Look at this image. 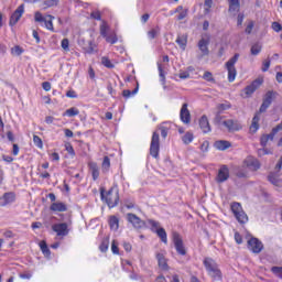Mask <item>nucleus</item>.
<instances>
[{"label": "nucleus", "instance_id": "6ab92c4d", "mask_svg": "<svg viewBox=\"0 0 282 282\" xmlns=\"http://www.w3.org/2000/svg\"><path fill=\"white\" fill-rule=\"evenodd\" d=\"M199 127H200L203 133H210V123L208 122V117H206V115H204L199 119Z\"/></svg>", "mask_w": 282, "mask_h": 282}, {"label": "nucleus", "instance_id": "f03ea898", "mask_svg": "<svg viewBox=\"0 0 282 282\" xmlns=\"http://www.w3.org/2000/svg\"><path fill=\"white\" fill-rule=\"evenodd\" d=\"M101 199L106 202L109 208H116L120 202V194L113 187H111L105 195V189L100 191Z\"/></svg>", "mask_w": 282, "mask_h": 282}, {"label": "nucleus", "instance_id": "4468645a", "mask_svg": "<svg viewBox=\"0 0 282 282\" xmlns=\"http://www.w3.org/2000/svg\"><path fill=\"white\" fill-rule=\"evenodd\" d=\"M261 85H263V80L261 79H256L253 80L250 85H248L243 91H245V97L246 98H250V96H252V94H254L257 91V89L259 87H261Z\"/></svg>", "mask_w": 282, "mask_h": 282}, {"label": "nucleus", "instance_id": "6e6552de", "mask_svg": "<svg viewBox=\"0 0 282 282\" xmlns=\"http://www.w3.org/2000/svg\"><path fill=\"white\" fill-rule=\"evenodd\" d=\"M208 45H210V35L205 34L202 36L197 44L198 50L202 53V56H208L210 54Z\"/></svg>", "mask_w": 282, "mask_h": 282}, {"label": "nucleus", "instance_id": "4c0bfd02", "mask_svg": "<svg viewBox=\"0 0 282 282\" xmlns=\"http://www.w3.org/2000/svg\"><path fill=\"white\" fill-rule=\"evenodd\" d=\"M40 248H41V251L43 252L44 257H50L51 251H50V247H47V242L41 241L40 242Z\"/></svg>", "mask_w": 282, "mask_h": 282}, {"label": "nucleus", "instance_id": "c756f323", "mask_svg": "<svg viewBox=\"0 0 282 282\" xmlns=\"http://www.w3.org/2000/svg\"><path fill=\"white\" fill-rule=\"evenodd\" d=\"M159 129L161 130L162 138L165 139L166 135H169V129H171V124H169L167 122H164L161 126H159Z\"/></svg>", "mask_w": 282, "mask_h": 282}, {"label": "nucleus", "instance_id": "bb28decb", "mask_svg": "<svg viewBox=\"0 0 282 282\" xmlns=\"http://www.w3.org/2000/svg\"><path fill=\"white\" fill-rule=\"evenodd\" d=\"M109 169H111V160L109 156H105L101 164V171L102 173H109Z\"/></svg>", "mask_w": 282, "mask_h": 282}, {"label": "nucleus", "instance_id": "1a4fd4ad", "mask_svg": "<svg viewBox=\"0 0 282 282\" xmlns=\"http://www.w3.org/2000/svg\"><path fill=\"white\" fill-rule=\"evenodd\" d=\"M223 126L226 127L229 133H235V131H241L243 129L241 122L237 119H227L223 121Z\"/></svg>", "mask_w": 282, "mask_h": 282}, {"label": "nucleus", "instance_id": "13d9d810", "mask_svg": "<svg viewBox=\"0 0 282 282\" xmlns=\"http://www.w3.org/2000/svg\"><path fill=\"white\" fill-rule=\"evenodd\" d=\"M62 47L65 52H69V40L68 39L62 40Z\"/></svg>", "mask_w": 282, "mask_h": 282}, {"label": "nucleus", "instance_id": "a878e982", "mask_svg": "<svg viewBox=\"0 0 282 282\" xmlns=\"http://www.w3.org/2000/svg\"><path fill=\"white\" fill-rule=\"evenodd\" d=\"M229 1V12H239L241 3L239 0H228Z\"/></svg>", "mask_w": 282, "mask_h": 282}, {"label": "nucleus", "instance_id": "a211bd4d", "mask_svg": "<svg viewBox=\"0 0 282 282\" xmlns=\"http://www.w3.org/2000/svg\"><path fill=\"white\" fill-rule=\"evenodd\" d=\"M1 199L2 203L0 204V206H8V204H13V202H15L17 195L13 192H8L3 194Z\"/></svg>", "mask_w": 282, "mask_h": 282}, {"label": "nucleus", "instance_id": "052dcab7", "mask_svg": "<svg viewBox=\"0 0 282 282\" xmlns=\"http://www.w3.org/2000/svg\"><path fill=\"white\" fill-rule=\"evenodd\" d=\"M269 141H270V137H268L267 134H263L260 139L261 147H267Z\"/></svg>", "mask_w": 282, "mask_h": 282}, {"label": "nucleus", "instance_id": "4be33fe9", "mask_svg": "<svg viewBox=\"0 0 282 282\" xmlns=\"http://www.w3.org/2000/svg\"><path fill=\"white\" fill-rule=\"evenodd\" d=\"M214 147L218 151H226V149H230V147H232V144L230 143V141L219 140L214 143Z\"/></svg>", "mask_w": 282, "mask_h": 282}, {"label": "nucleus", "instance_id": "20e7f679", "mask_svg": "<svg viewBox=\"0 0 282 282\" xmlns=\"http://www.w3.org/2000/svg\"><path fill=\"white\" fill-rule=\"evenodd\" d=\"M269 107H270L269 104H265V101H262V105L260 106L259 111L252 118V123L250 126L251 133H257V131H259V120H261L260 116L261 113H265Z\"/></svg>", "mask_w": 282, "mask_h": 282}, {"label": "nucleus", "instance_id": "cd10ccee", "mask_svg": "<svg viewBox=\"0 0 282 282\" xmlns=\"http://www.w3.org/2000/svg\"><path fill=\"white\" fill-rule=\"evenodd\" d=\"M274 96H276V93H274L272 90L267 91V94L264 95V98H263V102L269 106L272 105V100H274Z\"/></svg>", "mask_w": 282, "mask_h": 282}, {"label": "nucleus", "instance_id": "6e6d98bb", "mask_svg": "<svg viewBox=\"0 0 282 282\" xmlns=\"http://www.w3.org/2000/svg\"><path fill=\"white\" fill-rule=\"evenodd\" d=\"M45 17H43V14H41V12H35V15H34V20L37 22V23H44L45 21Z\"/></svg>", "mask_w": 282, "mask_h": 282}, {"label": "nucleus", "instance_id": "f704fd0d", "mask_svg": "<svg viewBox=\"0 0 282 282\" xmlns=\"http://www.w3.org/2000/svg\"><path fill=\"white\" fill-rule=\"evenodd\" d=\"M99 32L104 39L109 35L107 34L109 32V25L107 24V22H102V24H100Z\"/></svg>", "mask_w": 282, "mask_h": 282}, {"label": "nucleus", "instance_id": "ea45409f", "mask_svg": "<svg viewBox=\"0 0 282 282\" xmlns=\"http://www.w3.org/2000/svg\"><path fill=\"white\" fill-rule=\"evenodd\" d=\"M80 113V110L78 108H69L65 111L64 116H68V118H74V116H78Z\"/></svg>", "mask_w": 282, "mask_h": 282}, {"label": "nucleus", "instance_id": "4d7b16f0", "mask_svg": "<svg viewBox=\"0 0 282 282\" xmlns=\"http://www.w3.org/2000/svg\"><path fill=\"white\" fill-rule=\"evenodd\" d=\"M90 18L95 19V21H100L102 19V15L100 14V11H93L90 13Z\"/></svg>", "mask_w": 282, "mask_h": 282}, {"label": "nucleus", "instance_id": "de8ad7c7", "mask_svg": "<svg viewBox=\"0 0 282 282\" xmlns=\"http://www.w3.org/2000/svg\"><path fill=\"white\" fill-rule=\"evenodd\" d=\"M251 54H252V56H258V54H261V45L253 44L251 46Z\"/></svg>", "mask_w": 282, "mask_h": 282}, {"label": "nucleus", "instance_id": "72a5a7b5", "mask_svg": "<svg viewBox=\"0 0 282 282\" xmlns=\"http://www.w3.org/2000/svg\"><path fill=\"white\" fill-rule=\"evenodd\" d=\"M176 12H180V14L177 15L178 21H184V19H186V17H188V10L183 9L182 7H178L176 9Z\"/></svg>", "mask_w": 282, "mask_h": 282}, {"label": "nucleus", "instance_id": "473e14b6", "mask_svg": "<svg viewBox=\"0 0 282 282\" xmlns=\"http://www.w3.org/2000/svg\"><path fill=\"white\" fill-rule=\"evenodd\" d=\"M53 19H54V15H47V18H45L44 20V25L46 30H51L52 32H54V23L52 22Z\"/></svg>", "mask_w": 282, "mask_h": 282}, {"label": "nucleus", "instance_id": "9d476101", "mask_svg": "<svg viewBox=\"0 0 282 282\" xmlns=\"http://www.w3.org/2000/svg\"><path fill=\"white\" fill-rule=\"evenodd\" d=\"M25 12V4H20L17 10L11 14L9 20V25L13 28V25H17L21 18L23 17V13Z\"/></svg>", "mask_w": 282, "mask_h": 282}, {"label": "nucleus", "instance_id": "09e8293b", "mask_svg": "<svg viewBox=\"0 0 282 282\" xmlns=\"http://www.w3.org/2000/svg\"><path fill=\"white\" fill-rule=\"evenodd\" d=\"M203 79L207 80V83H215V77H213V73L205 72L203 75Z\"/></svg>", "mask_w": 282, "mask_h": 282}, {"label": "nucleus", "instance_id": "774afa93", "mask_svg": "<svg viewBox=\"0 0 282 282\" xmlns=\"http://www.w3.org/2000/svg\"><path fill=\"white\" fill-rule=\"evenodd\" d=\"M272 131L273 133H278L279 131H282V121L275 128H273Z\"/></svg>", "mask_w": 282, "mask_h": 282}, {"label": "nucleus", "instance_id": "9b49d317", "mask_svg": "<svg viewBox=\"0 0 282 282\" xmlns=\"http://www.w3.org/2000/svg\"><path fill=\"white\" fill-rule=\"evenodd\" d=\"M173 242L177 254H181V257H186V247H184V240H182L180 234L173 235Z\"/></svg>", "mask_w": 282, "mask_h": 282}, {"label": "nucleus", "instance_id": "c85d7f7f", "mask_svg": "<svg viewBox=\"0 0 282 282\" xmlns=\"http://www.w3.org/2000/svg\"><path fill=\"white\" fill-rule=\"evenodd\" d=\"M86 54H96L98 52L97 46L94 42H88V46L84 47Z\"/></svg>", "mask_w": 282, "mask_h": 282}, {"label": "nucleus", "instance_id": "e2e57ef3", "mask_svg": "<svg viewBox=\"0 0 282 282\" xmlns=\"http://www.w3.org/2000/svg\"><path fill=\"white\" fill-rule=\"evenodd\" d=\"M178 78H181L182 80H186V78H191V73H188V72H181L178 74Z\"/></svg>", "mask_w": 282, "mask_h": 282}, {"label": "nucleus", "instance_id": "e433bc0d", "mask_svg": "<svg viewBox=\"0 0 282 282\" xmlns=\"http://www.w3.org/2000/svg\"><path fill=\"white\" fill-rule=\"evenodd\" d=\"M138 89H139V86L137 85V87L131 91L129 89H126L122 91V96L123 98H131L132 96H135V94H138Z\"/></svg>", "mask_w": 282, "mask_h": 282}, {"label": "nucleus", "instance_id": "8fccbe9b", "mask_svg": "<svg viewBox=\"0 0 282 282\" xmlns=\"http://www.w3.org/2000/svg\"><path fill=\"white\" fill-rule=\"evenodd\" d=\"M232 105H230L229 101H226L225 104L218 105V111H227V109H230Z\"/></svg>", "mask_w": 282, "mask_h": 282}, {"label": "nucleus", "instance_id": "7c9ffc66", "mask_svg": "<svg viewBox=\"0 0 282 282\" xmlns=\"http://www.w3.org/2000/svg\"><path fill=\"white\" fill-rule=\"evenodd\" d=\"M156 235L158 237H160L163 243H169V239L166 237V230H164V228L156 229Z\"/></svg>", "mask_w": 282, "mask_h": 282}, {"label": "nucleus", "instance_id": "412c9836", "mask_svg": "<svg viewBox=\"0 0 282 282\" xmlns=\"http://www.w3.org/2000/svg\"><path fill=\"white\" fill-rule=\"evenodd\" d=\"M268 180L270 183L273 184V186H281L282 180L279 177V172H271L268 176Z\"/></svg>", "mask_w": 282, "mask_h": 282}, {"label": "nucleus", "instance_id": "c9c22d12", "mask_svg": "<svg viewBox=\"0 0 282 282\" xmlns=\"http://www.w3.org/2000/svg\"><path fill=\"white\" fill-rule=\"evenodd\" d=\"M193 140H195V137L193 135L192 132H186L182 137V141H183L184 144H191V142H193Z\"/></svg>", "mask_w": 282, "mask_h": 282}, {"label": "nucleus", "instance_id": "39448f33", "mask_svg": "<svg viewBox=\"0 0 282 282\" xmlns=\"http://www.w3.org/2000/svg\"><path fill=\"white\" fill-rule=\"evenodd\" d=\"M231 212L235 215L237 221H239V224H248V215L246 214V212H243L241 204L232 203Z\"/></svg>", "mask_w": 282, "mask_h": 282}, {"label": "nucleus", "instance_id": "69168bd1", "mask_svg": "<svg viewBox=\"0 0 282 282\" xmlns=\"http://www.w3.org/2000/svg\"><path fill=\"white\" fill-rule=\"evenodd\" d=\"M270 69V59H265L262 64V72H268Z\"/></svg>", "mask_w": 282, "mask_h": 282}, {"label": "nucleus", "instance_id": "dca6fc26", "mask_svg": "<svg viewBox=\"0 0 282 282\" xmlns=\"http://www.w3.org/2000/svg\"><path fill=\"white\" fill-rule=\"evenodd\" d=\"M127 219L130 224H132L133 228H144V221L140 219V217H138L135 214H127Z\"/></svg>", "mask_w": 282, "mask_h": 282}, {"label": "nucleus", "instance_id": "aec40b11", "mask_svg": "<svg viewBox=\"0 0 282 282\" xmlns=\"http://www.w3.org/2000/svg\"><path fill=\"white\" fill-rule=\"evenodd\" d=\"M156 260L159 263V268H161V270H169V262L164 253H156Z\"/></svg>", "mask_w": 282, "mask_h": 282}, {"label": "nucleus", "instance_id": "bf43d9fd", "mask_svg": "<svg viewBox=\"0 0 282 282\" xmlns=\"http://www.w3.org/2000/svg\"><path fill=\"white\" fill-rule=\"evenodd\" d=\"M271 272H273V274H278V276L281 279L282 267H272Z\"/></svg>", "mask_w": 282, "mask_h": 282}, {"label": "nucleus", "instance_id": "5701e85b", "mask_svg": "<svg viewBox=\"0 0 282 282\" xmlns=\"http://www.w3.org/2000/svg\"><path fill=\"white\" fill-rule=\"evenodd\" d=\"M89 170L91 172L94 182H96V180H98V177H100V170L98 167V164L94 163V162L89 163Z\"/></svg>", "mask_w": 282, "mask_h": 282}, {"label": "nucleus", "instance_id": "7ed1b4c3", "mask_svg": "<svg viewBox=\"0 0 282 282\" xmlns=\"http://www.w3.org/2000/svg\"><path fill=\"white\" fill-rule=\"evenodd\" d=\"M239 61V53H236L225 65L228 72V80L229 83H235V78H237V68L235 65Z\"/></svg>", "mask_w": 282, "mask_h": 282}, {"label": "nucleus", "instance_id": "3c124183", "mask_svg": "<svg viewBox=\"0 0 282 282\" xmlns=\"http://www.w3.org/2000/svg\"><path fill=\"white\" fill-rule=\"evenodd\" d=\"M176 43H177V45H180V47H182V50H186V39L185 37L178 36L176 39Z\"/></svg>", "mask_w": 282, "mask_h": 282}, {"label": "nucleus", "instance_id": "5fc2aeb1", "mask_svg": "<svg viewBox=\"0 0 282 282\" xmlns=\"http://www.w3.org/2000/svg\"><path fill=\"white\" fill-rule=\"evenodd\" d=\"M111 252L113 254H119L120 250L118 249V241L117 240H112L111 242Z\"/></svg>", "mask_w": 282, "mask_h": 282}, {"label": "nucleus", "instance_id": "49530a36", "mask_svg": "<svg viewBox=\"0 0 282 282\" xmlns=\"http://www.w3.org/2000/svg\"><path fill=\"white\" fill-rule=\"evenodd\" d=\"M158 69H159V76H160L162 83H165L166 76L164 75V67H162L161 63H158Z\"/></svg>", "mask_w": 282, "mask_h": 282}, {"label": "nucleus", "instance_id": "a19ab883", "mask_svg": "<svg viewBox=\"0 0 282 282\" xmlns=\"http://www.w3.org/2000/svg\"><path fill=\"white\" fill-rule=\"evenodd\" d=\"M101 65H104V67H107L108 69H113V63H111V59H109V57L104 56L101 57Z\"/></svg>", "mask_w": 282, "mask_h": 282}, {"label": "nucleus", "instance_id": "a18cd8bd", "mask_svg": "<svg viewBox=\"0 0 282 282\" xmlns=\"http://www.w3.org/2000/svg\"><path fill=\"white\" fill-rule=\"evenodd\" d=\"M99 250L100 252H107V250H109V238L102 240V242L99 246Z\"/></svg>", "mask_w": 282, "mask_h": 282}, {"label": "nucleus", "instance_id": "393cba45", "mask_svg": "<svg viewBox=\"0 0 282 282\" xmlns=\"http://www.w3.org/2000/svg\"><path fill=\"white\" fill-rule=\"evenodd\" d=\"M110 230H118L120 228V219L116 216H110L109 218Z\"/></svg>", "mask_w": 282, "mask_h": 282}, {"label": "nucleus", "instance_id": "b1692460", "mask_svg": "<svg viewBox=\"0 0 282 282\" xmlns=\"http://www.w3.org/2000/svg\"><path fill=\"white\" fill-rule=\"evenodd\" d=\"M246 162H247V166L252 171H258V169L261 167V165L259 164V160L257 159L249 158L246 160Z\"/></svg>", "mask_w": 282, "mask_h": 282}, {"label": "nucleus", "instance_id": "864d4df0", "mask_svg": "<svg viewBox=\"0 0 282 282\" xmlns=\"http://www.w3.org/2000/svg\"><path fill=\"white\" fill-rule=\"evenodd\" d=\"M236 177L246 178V177H248V172L246 170H243V169H239L236 172Z\"/></svg>", "mask_w": 282, "mask_h": 282}, {"label": "nucleus", "instance_id": "58836bf2", "mask_svg": "<svg viewBox=\"0 0 282 282\" xmlns=\"http://www.w3.org/2000/svg\"><path fill=\"white\" fill-rule=\"evenodd\" d=\"M105 39H106V42L110 43L111 45H116V43H118V35H116V33L106 35Z\"/></svg>", "mask_w": 282, "mask_h": 282}, {"label": "nucleus", "instance_id": "2f4dec72", "mask_svg": "<svg viewBox=\"0 0 282 282\" xmlns=\"http://www.w3.org/2000/svg\"><path fill=\"white\" fill-rule=\"evenodd\" d=\"M58 3H61V0H45L43 2V9L47 10V8H54L56 6H58Z\"/></svg>", "mask_w": 282, "mask_h": 282}, {"label": "nucleus", "instance_id": "ddd939ff", "mask_svg": "<svg viewBox=\"0 0 282 282\" xmlns=\"http://www.w3.org/2000/svg\"><path fill=\"white\" fill-rule=\"evenodd\" d=\"M248 248L253 254H259L263 250V242L257 238H251L248 240Z\"/></svg>", "mask_w": 282, "mask_h": 282}, {"label": "nucleus", "instance_id": "37998d69", "mask_svg": "<svg viewBox=\"0 0 282 282\" xmlns=\"http://www.w3.org/2000/svg\"><path fill=\"white\" fill-rule=\"evenodd\" d=\"M113 87H116V80H108L107 89L110 96H116V90L113 89Z\"/></svg>", "mask_w": 282, "mask_h": 282}, {"label": "nucleus", "instance_id": "680f3d73", "mask_svg": "<svg viewBox=\"0 0 282 282\" xmlns=\"http://www.w3.org/2000/svg\"><path fill=\"white\" fill-rule=\"evenodd\" d=\"M271 28H272V30H273L274 32H281V30H282V25H281V23H279V22H273L272 25H271Z\"/></svg>", "mask_w": 282, "mask_h": 282}, {"label": "nucleus", "instance_id": "423d86ee", "mask_svg": "<svg viewBox=\"0 0 282 282\" xmlns=\"http://www.w3.org/2000/svg\"><path fill=\"white\" fill-rule=\"evenodd\" d=\"M150 155H152V158H159L160 155V133L158 132H153L152 134Z\"/></svg>", "mask_w": 282, "mask_h": 282}, {"label": "nucleus", "instance_id": "0eeeda50", "mask_svg": "<svg viewBox=\"0 0 282 282\" xmlns=\"http://www.w3.org/2000/svg\"><path fill=\"white\" fill-rule=\"evenodd\" d=\"M53 232H56L57 237L63 239L69 235V225L67 223H57L52 226Z\"/></svg>", "mask_w": 282, "mask_h": 282}, {"label": "nucleus", "instance_id": "f257e3e1", "mask_svg": "<svg viewBox=\"0 0 282 282\" xmlns=\"http://www.w3.org/2000/svg\"><path fill=\"white\" fill-rule=\"evenodd\" d=\"M207 274L214 279V281H221V270L219 264L213 258H205L203 261Z\"/></svg>", "mask_w": 282, "mask_h": 282}, {"label": "nucleus", "instance_id": "603ef678", "mask_svg": "<svg viewBox=\"0 0 282 282\" xmlns=\"http://www.w3.org/2000/svg\"><path fill=\"white\" fill-rule=\"evenodd\" d=\"M33 142L37 149H43V140L39 135H33Z\"/></svg>", "mask_w": 282, "mask_h": 282}, {"label": "nucleus", "instance_id": "338daca9", "mask_svg": "<svg viewBox=\"0 0 282 282\" xmlns=\"http://www.w3.org/2000/svg\"><path fill=\"white\" fill-rule=\"evenodd\" d=\"M20 279L30 280V279H32V273H30V272L21 273V274H20Z\"/></svg>", "mask_w": 282, "mask_h": 282}, {"label": "nucleus", "instance_id": "c03bdc74", "mask_svg": "<svg viewBox=\"0 0 282 282\" xmlns=\"http://www.w3.org/2000/svg\"><path fill=\"white\" fill-rule=\"evenodd\" d=\"M12 56H21L23 54V48L19 45H15L11 48Z\"/></svg>", "mask_w": 282, "mask_h": 282}, {"label": "nucleus", "instance_id": "0e129e2a", "mask_svg": "<svg viewBox=\"0 0 282 282\" xmlns=\"http://www.w3.org/2000/svg\"><path fill=\"white\" fill-rule=\"evenodd\" d=\"M42 88L44 89V91H50L52 89V84L50 82H43Z\"/></svg>", "mask_w": 282, "mask_h": 282}, {"label": "nucleus", "instance_id": "f3484780", "mask_svg": "<svg viewBox=\"0 0 282 282\" xmlns=\"http://www.w3.org/2000/svg\"><path fill=\"white\" fill-rule=\"evenodd\" d=\"M50 210H52V213H66L67 205L63 202H55L51 204Z\"/></svg>", "mask_w": 282, "mask_h": 282}, {"label": "nucleus", "instance_id": "f8f14e48", "mask_svg": "<svg viewBox=\"0 0 282 282\" xmlns=\"http://www.w3.org/2000/svg\"><path fill=\"white\" fill-rule=\"evenodd\" d=\"M229 178L230 170L228 169V165H221L216 176L217 184H224V182H228Z\"/></svg>", "mask_w": 282, "mask_h": 282}, {"label": "nucleus", "instance_id": "79ce46f5", "mask_svg": "<svg viewBox=\"0 0 282 282\" xmlns=\"http://www.w3.org/2000/svg\"><path fill=\"white\" fill-rule=\"evenodd\" d=\"M160 34V26H155L148 32V37L153 40Z\"/></svg>", "mask_w": 282, "mask_h": 282}, {"label": "nucleus", "instance_id": "2eb2a0df", "mask_svg": "<svg viewBox=\"0 0 282 282\" xmlns=\"http://www.w3.org/2000/svg\"><path fill=\"white\" fill-rule=\"evenodd\" d=\"M180 119L184 124H191V110H188V104L182 105Z\"/></svg>", "mask_w": 282, "mask_h": 282}]
</instances>
